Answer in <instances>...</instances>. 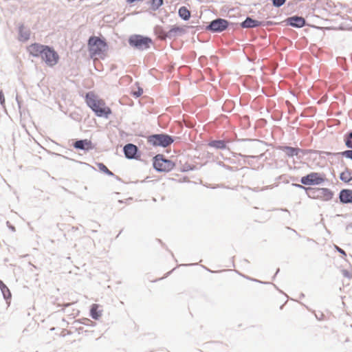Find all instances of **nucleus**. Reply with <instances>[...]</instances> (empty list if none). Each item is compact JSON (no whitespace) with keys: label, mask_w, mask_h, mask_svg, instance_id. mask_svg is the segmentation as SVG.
<instances>
[{"label":"nucleus","mask_w":352,"mask_h":352,"mask_svg":"<svg viewBox=\"0 0 352 352\" xmlns=\"http://www.w3.org/2000/svg\"><path fill=\"white\" fill-rule=\"evenodd\" d=\"M85 100L87 105L97 117L108 118L112 113L111 109L106 105L104 100L99 98L94 92L86 93Z\"/></svg>","instance_id":"obj_1"},{"label":"nucleus","mask_w":352,"mask_h":352,"mask_svg":"<svg viewBox=\"0 0 352 352\" xmlns=\"http://www.w3.org/2000/svg\"><path fill=\"white\" fill-rule=\"evenodd\" d=\"M85 100L87 105L97 117L108 118L112 113L111 109L106 105L104 100L99 98L94 92L86 93Z\"/></svg>","instance_id":"obj_2"},{"label":"nucleus","mask_w":352,"mask_h":352,"mask_svg":"<svg viewBox=\"0 0 352 352\" xmlns=\"http://www.w3.org/2000/svg\"><path fill=\"white\" fill-rule=\"evenodd\" d=\"M87 49L91 58L99 56L104 58L105 54L109 50L107 39L102 36L91 35L87 40Z\"/></svg>","instance_id":"obj_3"},{"label":"nucleus","mask_w":352,"mask_h":352,"mask_svg":"<svg viewBox=\"0 0 352 352\" xmlns=\"http://www.w3.org/2000/svg\"><path fill=\"white\" fill-rule=\"evenodd\" d=\"M128 43L134 50L145 51L151 48L153 41L148 36L134 34L129 36Z\"/></svg>","instance_id":"obj_4"},{"label":"nucleus","mask_w":352,"mask_h":352,"mask_svg":"<svg viewBox=\"0 0 352 352\" xmlns=\"http://www.w3.org/2000/svg\"><path fill=\"white\" fill-rule=\"evenodd\" d=\"M234 23L230 22L229 21L222 19L217 18L210 21L206 26H197L196 30H206L211 33H221L228 29L230 25L233 26Z\"/></svg>","instance_id":"obj_5"},{"label":"nucleus","mask_w":352,"mask_h":352,"mask_svg":"<svg viewBox=\"0 0 352 352\" xmlns=\"http://www.w3.org/2000/svg\"><path fill=\"white\" fill-rule=\"evenodd\" d=\"M153 168L158 173H168L176 166L175 162L168 159L163 154H157L153 157Z\"/></svg>","instance_id":"obj_6"},{"label":"nucleus","mask_w":352,"mask_h":352,"mask_svg":"<svg viewBox=\"0 0 352 352\" xmlns=\"http://www.w3.org/2000/svg\"><path fill=\"white\" fill-rule=\"evenodd\" d=\"M175 141V138L166 133H153L147 137V142L154 147L166 148Z\"/></svg>","instance_id":"obj_7"},{"label":"nucleus","mask_w":352,"mask_h":352,"mask_svg":"<svg viewBox=\"0 0 352 352\" xmlns=\"http://www.w3.org/2000/svg\"><path fill=\"white\" fill-rule=\"evenodd\" d=\"M327 181L324 173L311 172L305 176H302L300 182L305 186H318Z\"/></svg>","instance_id":"obj_8"},{"label":"nucleus","mask_w":352,"mask_h":352,"mask_svg":"<svg viewBox=\"0 0 352 352\" xmlns=\"http://www.w3.org/2000/svg\"><path fill=\"white\" fill-rule=\"evenodd\" d=\"M59 59V55L54 47L47 45L45 50L43 51L42 60H43L47 65L53 67L58 63Z\"/></svg>","instance_id":"obj_9"},{"label":"nucleus","mask_w":352,"mask_h":352,"mask_svg":"<svg viewBox=\"0 0 352 352\" xmlns=\"http://www.w3.org/2000/svg\"><path fill=\"white\" fill-rule=\"evenodd\" d=\"M123 153L124 157L128 160H139L141 157V152L135 144L127 143L123 146Z\"/></svg>","instance_id":"obj_10"},{"label":"nucleus","mask_w":352,"mask_h":352,"mask_svg":"<svg viewBox=\"0 0 352 352\" xmlns=\"http://www.w3.org/2000/svg\"><path fill=\"white\" fill-rule=\"evenodd\" d=\"M47 45H43L38 43H34L27 47V51L33 57L43 58V51L45 50Z\"/></svg>","instance_id":"obj_11"},{"label":"nucleus","mask_w":352,"mask_h":352,"mask_svg":"<svg viewBox=\"0 0 352 352\" xmlns=\"http://www.w3.org/2000/svg\"><path fill=\"white\" fill-rule=\"evenodd\" d=\"M72 146L76 150L89 152L95 148V145L90 140L88 139H78L73 142Z\"/></svg>","instance_id":"obj_12"},{"label":"nucleus","mask_w":352,"mask_h":352,"mask_svg":"<svg viewBox=\"0 0 352 352\" xmlns=\"http://www.w3.org/2000/svg\"><path fill=\"white\" fill-rule=\"evenodd\" d=\"M285 22L286 23L287 25H289L296 28H301L307 25L305 18L298 15H294L287 17Z\"/></svg>","instance_id":"obj_13"},{"label":"nucleus","mask_w":352,"mask_h":352,"mask_svg":"<svg viewBox=\"0 0 352 352\" xmlns=\"http://www.w3.org/2000/svg\"><path fill=\"white\" fill-rule=\"evenodd\" d=\"M278 149L284 152L287 157H293L296 156L298 160H300L302 156L300 155V148L298 147H292L287 145L279 146Z\"/></svg>","instance_id":"obj_14"},{"label":"nucleus","mask_w":352,"mask_h":352,"mask_svg":"<svg viewBox=\"0 0 352 352\" xmlns=\"http://www.w3.org/2000/svg\"><path fill=\"white\" fill-rule=\"evenodd\" d=\"M186 33V30L184 28L174 25H170V29L168 31H167V33L166 34V37H168V39H175L177 37L181 36L183 34Z\"/></svg>","instance_id":"obj_15"},{"label":"nucleus","mask_w":352,"mask_h":352,"mask_svg":"<svg viewBox=\"0 0 352 352\" xmlns=\"http://www.w3.org/2000/svg\"><path fill=\"white\" fill-rule=\"evenodd\" d=\"M338 199L340 204H352V190L349 188L342 189L338 194Z\"/></svg>","instance_id":"obj_16"},{"label":"nucleus","mask_w":352,"mask_h":352,"mask_svg":"<svg viewBox=\"0 0 352 352\" xmlns=\"http://www.w3.org/2000/svg\"><path fill=\"white\" fill-rule=\"evenodd\" d=\"M262 25H264L263 22L256 20L250 16H248L245 19L240 23V26L244 29L261 27Z\"/></svg>","instance_id":"obj_17"},{"label":"nucleus","mask_w":352,"mask_h":352,"mask_svg":"<svg viewBox=\"0 0 352 352\" xmlns=\"http://www.w3.org/2000/svg\"><path fill=\"white\" fill-rule=\"evenodd\" d=\"M19 40L21 42L28 41L30 38V30L27 29L25 30L23 23H20L18 26Z\"/></svg>","instance_id":"obj_18"},{"label":"nucleus","mask_w":352,"mask_h":352,"mask_svg":"<svg viewBox=\"0 0 352 352\" xmlns=\"http://www.w3.org/2000/svg\"><path fill=\"white\" fill-rule=\"evenodd\" d=\"M207 145L217 150H225L227 148V141L225 140H213L209 141Z\"/></svg>","instance_id":"obj_19"},{"label":"nucleus","mask_w":352,"mask_h":352,"mask_svg":"<svg viewBox=\"0 0 352 352\" xmlns=\"http://www.w3.org/2000/svg\"><path fill=\"white\" fill-rule=\"evenodd\" d=\"M305 190L308 197L314 199H320L321 188H313L309 186L307 188H305Z\"/></svg>","instance_id":"obj_20"},{"label":"nucleus","mask_w":352,"mask_h":352,"mask_svg":"<svg viewBox=\"0 0 352 352\" xmlns=\"http://www.w3.org/2000/svg\"><path fill=\"white\" fill-rule=\"evenodd\" d=\"M339 178L342 182L349 184L352 181V170L346 167L344 170L340 173Z\"/></svg>","instance_id":"obj_21"},{"label":"nucleus","mask_w":352,"mask_h":352,"mask_svg":"<svg viewBox=\"0 0 352 352\" xmlns=\"http://www.w3.org/2000/svg\"><path fill=\"white\" fill-rule=\"evenodd\" d=\"M334 192L329 188H321L320 199L324 201H329L333 197Z\"/></svg>","instance_id":"obj_22"},{"label":"nucleus","mask_w":352,"mask_h":352,"mask_svg":"<svg viewBox=\"0 0 352 352\" xmlns=\"http://www.w3.org/2000/svg\"><path fill=\"white\" fill-rule=\"evenodd\" d=\"M99 307L98 304H93L90 307L89 315L94 320H99L102 316V311L99 309Z\"/></svg>","instance_id":"obj_23"},{"label":"nucleus","mask_w":352,"mask_h":352,"mask_svg":"<svg viewBox=\"0 0 352 352\" xmlns=\"http://www.w3.org/2000/svg\"><path fill=\"white\" fill-rule=\"evenodd\" d=\"M154 32L157 38L161 41H166L168 38L166 36L167 31H166L161 25H156L154 28Z\"/></svg>","instance_id":"obj_24"},{"label":"nucleus","mask_w":352,"mask_h":352,"mask_svg":"<svg viewBox=\"0 0 352 352\" xmlns=\"http://www.w3.org/2000/svg\"><path fill=\"white\" fill-rule=\"evenodd\" d=\"M0 289L3 296V298L8 301L11 299L12 294L9 288L0 279Z\"/></svg>","instance_id":"obj_25"},{"label":"nucleus","mask_w":352,"mask_h":352,"mask_svg":"<svg viewBox=\"0 0 352 352\" xmlns=\"http://www.w3.org/2000/svg\"><path fill=\"white\" fill-rule=\"evenodd\" d=\"M179 16L184 21H188L190 18V12L186 6H182L178 10Z\"/></svg>","instance_id":"obj_26"},{"label":"nucleus","mask_w":352,"mask_h":352,"mask_svg":"<svg viewBox=\"0 0 352 352\" xmlns=\"http://www.w3.org/2000/svg\"><path fill=\"white\" fill-rule=\"evenodd\" d=\"M96 164L100 171L104 173V174L109 176L115 177L118 180H120V178L118 176L115 175V174L112 171L109 170V168L106 166L102 162H98Z\"/></svg>","instance_id":"obj_27"},{"label":"nucleus","mask_w":352,"mask_h":352,"mask_svg":"<svg viewBox=\"0 0 352 352\" xmlns=\"http://www.w3.org/2000/svg\"><path fill=\"white\" fill-rule=\"evenodd\" d=\"M319 153L320 156L322 155H331L332 153L327 152V151H316V150H312V149H302L300 148V153H302V155H308L309 153Z\"/></svg>","instance_id":"obj_28"},{"label":"nucleus","mask_w":352,"mask_h":352,"mask_svg":"<svg viewBox=\"0 0 352 352\" xmlns=\"http://www.w3.org/2000/svg\"><path fill=\"white\" fill-rule=\"evenodd\" d=\"M344 142L348 148L352 149V131H349L344 134Z\"/></svg>","instance_id":"obj_29"},{"label":"nucleus","mask_w":352,"mask_h":352,"mask_svg":"<svg viewBox=\"0 0 352 352\" xmlns=\"http://www.w3.org/2000/svg\"><path fill=\"white\" fill-rule=\"evenodd\" d=\"M151 10L157 11L164 4V0H150Z\"/></svg>","instance_id":"obj_30"},{"label":"nucleus","mask_w":352,"mask_h":352,"mask_svg":"<svg viewBox=\"0 0 352 352\" xmlns=\"http://www.w3.org/2000/svg\"><path fill=\"white\" fill-rule=\"evenodd\" d=\"M331 155H340L352 160V149H348L342 152L333 153Z\"/></svg>","instance_id":"obj_31"},{"label":"nucleus","mask_w":352,"mask_h":352,"mask_svg":"<svg viewBox=\"0 0 352 352\" xmlns=\"http://www.w3.org/2000/svg\"><path fill=\"white\" fill-rule=\"evenodd\" d=\"M272 6L275 8H280L283 6L287 0H271Z\"/></svg>","instance_id":"obj_32"},{"label":"nucleus","mask_w":352,"mask_h":352,"mask_svg":"<svg viewBox=\"0 0 352 352\" xmlns=\"http://www.w3.org/2000/svg\"><path fill=\"white\" fill-rule=\"evenodd\" d=\"M195 169V166L189 164H185L183 166L181 170H182V172H188L189 170H193Z\"/></svg>","instance_id":"obj_33"},{"label":"nucleus","mask_w":352,"mask_h":352,"mask_svg":"<svg viewBox=\"0 0 352 352\" xmlns=\"http://www.w3.org/2000/svg\"><path fill=\"white\" fill-rule=\"evenodd\" d=\"M241 276H242L243 277H244L245 278L248 279V280H252V281H254V282H257V283H261V284H271L269 282H263L261 280H257L256 278H251L250 276H245V275H242L241 274H239Z\"/></svg>","instance_id":"obj_34"},{"label":"nucleus","mask_w":352,"mask_h":352,"mask_svg":"<svg viewBox=\"0 0 352 352\" xmlns=\"http://www.w3.org/2000/svg\"><path fill=\"white\" fill-rule=\"evenodd\" d=\"M142 94H143V89L142 87H138L137 91H133L132 92V95L136 98L141 96L142 95Z\"/></svg>","instance_id":"obj_35"},{"label":"nucleus","mask_w":352,"mask_h":352,"mask_svg":"<svg viewBox=\"0 0 352 352\" xmlns=\"http://www.w3.org/2000/svg\"><path fill=\"white\" fill-rule=\"evenodd\" d=\"M90 227L92 228V230H91V232L94 233V232H97V229L98 228H100V224L96 223V222H91V224L90 225Z\"/></svg>","instance_id":"obj_36"},{"label":"nucleus","mask_w":352,"mask_h":352,"mask_svg":"<svg viewBox=\"0 0 352 352\" xmlns=\"http://www.w3.org/2000/svg\"><path fill=\"white\" fill-rule=\"evenodd\" d=\"M342 275L349 278L351 279L352 278V274L350 272H349L347 270H342Z\"/></svg>","instance_id":"obj_37"},{"label":"nucleus","mask_w":352,"mask_h":352,"mask_svg":"<svg viewBox=\"0 0 352 352\" xmlns=\"http://www.w3.org/2000/svg\"><path fill=\"white\" fill-rule=\"evenodd\" d=\"M335 249L336 250V251L338 252L341 254L343 256H346V252L343 249H342L341 248L338 247V245H335Z\"/></svg>","instance_id":"obj_38"},{"label":"nucleus","mask_w":352,"mask_h":352,"mask_svg":"<svg viewBox=\"0 0 352 352\" xmlns=\"http://www.w3.org/2000/svg\"><path fill=\"white\" fill-rule=\"evenodd\" d=\"M293 186L297 188H299V189H302V190H305V188H307V187L305 186V185L303 184H295V183H293L292 184Z\"/></svg>","instance_id":"obj_39"},{"label":"nucleus","mask_w":352,"mask_h":352,"mask_svg":"<svg viewBox=\"0 0 352 352\" xmlns=\"http://www.w3.org/2000/svg\"><path fill=\"white\" fill-rule=\"evenodd\" d=\"M16 102H17V105H18V107H19V112L21 114L22 113V111H21V103H22V102L19 100L18 96H16Z\"/></svg>","instance_id":"obj_40"},{"label":"nucleus","mask_w":352,"mask_h":352,"mask_svg":"<svg viewBox=\"0 0 352 352\" xmlns=\"http://www.w3.org/2000/svg\"><path fill=\"white\" fill-rule=\"evenodd\" d=\"M0 104L1 105L5 104V97L2 91H0Z\"/></svg>","instance_id":"obj_41"},{"label":"nucleus","mask_w":352,"mask_h":352,"mask_svg":"<svg viewBox=\"0 0 352 352\" xmlns=\"http://www.w3.org/2000/svg\"><path fill=\"white\" fill-rule=\"evenodd\" d=\"M220 165H222L224 168H226L227 170H232V166H230L228 165H226L223 162H220L219 163Z\"/></svg>","instance_id":"obj_42"},{"label":"nucleus","mask_w":352,"mask_h":352,"mask_svg":"<svg viewBox=\"0 0 352 352\" xmlns=\"http://www.w3.org/2000/svg\"><path fill=\"white\" fill-rule=\"evenodd\" d=\"M7 224L10 230H11L12 232H15L16 229L13 225L10 224L9 221H7Z\"/></svg>","instance_id":"obj_43"},{"label":"nucleus","mask_w":352,"mask_h":352,"mask_svg":"<svg viewBox=\"0 0 352 352\" xmlns=\"http://www.w3.org/2000/svg\"><path fill=\"white\" fill-rule=\"evenodd\" d=\"M261 22H263L264 23V25H262L261 26H267V25H271L273 24V22L272 21H261Z\"/></svg>","instance_id":"obj_44"},{"label":"nucleus","mask_w":352,"mask_h":352,"mask_svg":"<svg viewBox=\"0 0 352 352\" xmlns=\"http://www.w3.org/2000/svg\"><path fill=\"white\" fill-rule=\"evenodd\" d=\"M143 0H126V3H128L129 4H132L135 2H138V1H142Z\"/></svg>","instance_id":"obj_45"},{"label":"nucleus","mask_w":352,"mask_h":352,"mask_svg":"<svg viewBox=\"0 0 352 352\" xmlns=\"http://www.w3.org/2000/svg\"><path fill=\"white\" fill-rule=\"evenodd\" d=\"M239 156H241V157H246V158H250V157H251V158H255V157H256V156H254V155H247V156H246V155H242V154H241V153H239Z\"/></svg>","instance_id":"obj_46"},{"label":"nucleus","mask_w":352,"mask_h":352,"mask_svg":"<svg viewBox=\"0 0 352 352\" xmlns=\"http://www.w3.org/2000/svg\"><path fill=\"white\" fill-rule=\"evenodd\" d=\"M352 229V222L347 224L346 226V231H349L350 230Z\"/></svg>","instance_id":"obj_47"},{"label":"nucleus","mask_w":352,"mask_h":352,"mask_svg":"<svg viewBox=\"0 0 352 352\" xmlns=\"http://www.w3.org/2000/svg\"><path fill=\"white\" fill-rule=\"evenodd\" d=\"M73 303H69V302H67V303H64L62 306L65 308V307H69L71 305H72Z\"/></svg>","instance_id":"obj_48"},{"label":"nucleus","mask_w":352,"mask_h":352,"mask_svg":"<svg viewBox=\"0 0 352 352\" xmlns=\"http://www.w3.org/2000/svg\"><path fill=\"white\" fill-rule=\"evenodd\" d=\"M287 229L292 230L294 232H295L298 236H300V235L294 229H292L289 227L287 228Z\"/></svg>","instance_id":"obj_49"},{"label":"nucleus","mask_w":352,"mask_h":352,"mask_svg":"<svg viewBox=\"0 0 352 352\" xmlns=\"http://www.w3.org/2000/svg\"><path fill=\"white\" fill-rule=\"evenodd\" d=\"M279 271H280V269H279V268H278V269H277V270H276V273H275V274H274V276L272 277V278H273V279H274V278H275L276 276L278 274V273L279 272Z\"/></svg>","instance_id":"obj_50"},{"label":"nucleus","mask_w":352,"mask_h":352,"mask_svg":"<svg viewBox=\"0 0 352 352\" xmlns=\"http://www.w3.org/2000/svg\"><path fill=\"white\" fill-rule=\"evenodd\" d=\"M203 267H204V269H206V270H208V272H213L212 271H211L210 270H209V269H208V267H204V266Z\"/></svg>","instance_id":"obj_51"},{"label":"nucleus","mask_w":352,"mask_h":352,"mask_svg":"<svg viewBox=\"0 0 352 352\" xmlns=\"http://www.w3.org/2000/svg\"><path fill=\"white\" fill-rule=\"evenodd\" d=\"M282 210L285 211V212H288L289 214V210L287 209H286V208L285 209H282Z\"/></svg>","instance_id":"obj_52"},{"label":"nucleus","mask_w":352,"mask_h":352,"mask_svg":"<svg viewBox=\"0 0 352 352\" xmlns=\"http://www.w3.org/2000/svg\"><path fill=\"white\" fill-rule=\"evenodd\" d=\"M243 262H245V263H249V261H248V260H247V259H243Z\"/></svg>","instance_id":"obj_53"},{"label":"nucleus","mask_w":352,"mask_h":352,"mask_svg":"<svg viewBox=\"0 0 352 352\" xmlns=\"http://www.w3.org/2000/svg\"><path fill=\"white\" fill-rule=\"evenodd\" d=\"M274 285V287H275L280 292H282L280 289H278V287H276V285L273 284Z\"/></svg>","instance_id":"obj_54"},{"label":"nucleus","mask_w":352,"mask_h":352,"mask_svg":"<svg viewBox=\"0 0 352 352\" xmlns=\"http://www.w3.org/2000/svg\"><path fill=\"white\" fill-rule=\"evenodd\" d=\"M304 296H305V294H304L303 293H301V294H300V298H302V297H304Z\"/></svg>","instance_id":"obj_55"},{"label":"nucleus","mask_w":352,"mask_h":352,"mask_svg":"<svg viewBox=\"0 0 352 352\" xmlns=\"http://www.w3.org/2000/svg\"><path fill=\"white\" fill-rule=\"evenodd\" d=\"M194 264H192V263H190V264H186V265H193Z\"/></svg>","instance_id":"obj_56"},{"label":"nucleus","mask_w":352,"mask_h":352,"mask_svg":"<svg viewBox=\"0 0 352 352\" xmlns=\"http://www.w3.org/2000/svg\"><path fill=\"white\" fill-rule=\"evenodd\" d=\"M157 241H158L160 243H162V242L161 239H157Z\"/></svg>","instance_id":"obj_57"},{"label":"nucleus","mask_w":352,"mask_h":352,"mask_svg":"<svg viewBox=\"0 0 352 352\" xmlns=\"http://www.w3.org/2000/svg\"><path fill=\"white\" fill-rule=\"evenodd\" d=\"M312 239L307 238V241H311Z\"/></svg>","instance_id":"obj_58"},{"label":"nucleus","mask_w":352,"mask_h":352,"mask_svg":"<svg viewBox=\"0 0 352 352\" xmlns=\"http://www.w3.org/2000/svg\"><path fill=\"white\" fill-rule=\"evenodd\" d=\"M350 30L352 31V26L350 28Z\"/></svg>","instance_id":"obj_59"}]
</instances>
